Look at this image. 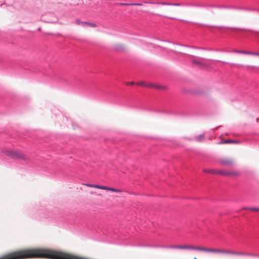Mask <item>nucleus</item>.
<instances>
[{
    "mask_svg": "<svg viewBox=\"0 0 259 259\" xmlns=\"http://www.w3.org/2000/svg\"><path fill=\"white\" fill-rule=\"evenodd\" d=\"M208 252H214V253H227V254H231L240 255H247V256H250V254H251V253H249V252L232 251L226 250H220V249H212V248H208Z\"/></svg>",
    "mask_w": 259,
    "mask_h": 259,
    "instance_id": "1",
    "label": "nucleus"
},
{
    "mask_svg": "<svg viewBox=\"0 0 259 259\" xmlns=\"http://www.w3.org/2000/svg\"><path fill=\"white\" fill-rule=\"evenodd\" d=\"M144 4H156L158 5H162V6H185V4L186 3H166V2H147L144 1Z\"/></svg>",
    "mask_w": 259,
    "mask_h": 259,
    "instance_id": "2",
    "label": "nucleus"
},
{
    "mask_svg": "<svg viewBox=\"0 0 259 259\" xmlns=\"http://www.w3.org/2000/svg\"><path fill=\"white\" fill-rule=\"evenodd\" d=\"M6 155L13 158H19L25 160L24 156L18 151H7L5 152Z\"/></svg>",
    "mask_w": 259,
    "mask_h": 259,
    "instance_id": "3",
    "label": "nucleus"
},
{
    "mask_svg": "<svg viewBox=\"0 0 259 259\" xmlns=\"http://www.w3.org/2000/svg\"><path fill=\"white\" fill-rule=\"evenodd\" d=\"M179 249H193L199 251H203L208 252V248H204L202 247L193 246L191 245H179Z\"/></svg>",
    "mask_w": 259,
    "mask_h": 259,
    "instance_id": "4",
    "label": "nucleus"
},
{
    "mask_svg": "<svg viewBox=\"0 0 259 259\" xmlns=\"http://www.w3.org/2000/svg\"><path fill=\"white\" fill-rule=\"evenodd\" d=\"M205 171L206 172H209V173H213V174L217 173V174H220L221 175H224V176H228V175H230L231 174V173L230 172L225 171V170H220V171H217L215 170L212 169V170H205Z\"/></svg>",
    "mask_w": 259,
    "mask_h": 259,
    "instance_id": "5",
    "label": "nucleus"
},
{
    "mask_svg": "<svg viewBox=\"0 0 259 259\" xmlns=\"http://www.w3.org/2000/svg\"><path fill=\"white\" fill-rule=\"evenodd\" d=\"M232 52L243 54H247V55H255V56H258L259 55V53L245 51H240V50H234L232 51Z\"/></svg>",
    "mask_w": 259,
    "mask_h": 259,
    "instance_id": "6",
    "label": "nucleus"
},
{
    "mask_svg": "<svg viewBox=\"0 0 259 259\" xmlns=\"http://www.w3.org/2000/svg\"><path fill=\"white\" fill-rule=\"evenodd\" d=\"M220 163L223 165L231 166L234 164V161L231 159H221Z\"/></svg>",
    "mask_w": 259,
    "mask_h": 259,
    "instance_id": "7",
    "label": "nucleus"
},
{
    "mask_svg": "<svg viewBox=\"0 0 259 259\" xmlns=\"http://www.w3.org/2000/svg\"><path fill=\"white\" fill-rule=\"evenodd\" d=\"M120 6H142L143 4L141 3H120Z\"/></svg>",
    "mask_w": 259,
    "mask_h": 259,
    "instance_id": "8",
    "label": "nucleus"
},
{
    "mask_svg": "<svg viewBox=\"0 0 259 259\" xmlns=\"http://www.w3.org/2000/svg\"><path fill=\"white\" fill-rule=\"evenodd\" d=\"M204 138V134H201L198 136L195 137L194 139L198 142H201L203 140Z\"/></svg>",
    "mask_w": 259,
    "mask_h": 259,
    "instance_id": "9",
    "label": "nucleus"
},
{
    "mask_svg": "<svg viewBox=\"0 0 259 259\" xmlns=\"http://www.w3.org/2000/svg\"><path fill=\"white\" fill-rule=\"evenodd\" d=\"M185 6L186 7H202V5H199V4H195L193 3H186V4H185Z\"/></svg>",
    "mask_w": 259,
    "mask_h": 259,
    "instance_id": "10",
    "label": "nucleus"
},
{
    "mask_svg": "<svg viewBox=\"0 0 259 259\" xmlns=\"http://www.w3.org/2000/svg\"><path fill=\"white\" fill-rule=\"evenodd\" d=\"M243 209L259 211V208L257 207H244Z\"/></svg>",
    "mask_w": 259,
    "mask_h": 259,
    "instance_id": "11",
    "label": "nucleus"
},
{
    "mask_svg": "<svg viewBox=\"0 0 259 259\" xmlns=\"http://www.w3.org/2000/svg\"><path fill=\"white\" fill-rule=\"evenodd\" d=\"M238 143L237 141H233V140H226L224 142V143H226V144H227V143Z\"/></svg>",
    "mask_w": 259,
    "mask_h": 259,
    "instance_id": "12",
    "label": "nucleus"
},
{
    "mask_svg": "<svg viewBox=\"0 0 259 259\" xmlns=\"http://www.w3.org/2000/svg\"><path fill=\"white\" fill-rule=\"evenodd\" d=\"M97 188L101 189H103V190H107V187L104 186L97 185Z\"/></svg>",
    "mask_w": 259,
    "mask_h": 259,
    "instance_id": "13",
    "label": "nucleus"
},
{
    "mask_svg": "<svg viewBox=\"0 0 259 259\" xmlns=\"http://www.w3.org/2000/svg\"><path fill=\"white\" fill-rule=\"evenodd\" d=\"M107 190H110V191H112L113 192H119L120 191L119 190H118L117 189H114V188H111V187H107Z\"/></svg>",
    "mask_w": 259,
    "mask_h": 259,
    "instance_id": "14",
    "label": "nucleus"
},
{
    "mask_svg": "<svg viewBox=\"0 0 259 259\" xmlns=\"http://www.w3.org/2000/svg\"><path fill=\"white\" fill-rule=\"evenodd\" d=\"M82 23L85 25H88L90 26H92V27H96V25L94 23H88V22H82Z\"/></svg>",
    "mask_w": 259,
    "mask_h": 259,
    "instance_id": "15",
    "label": "nucleus"
},
{
    "mask_svg": "<svg viewBox=\"0 0 259 259\" xmlns=\"http://www.w3.org/2000/svg\"><path fill=\"white\" fill-rule=\"evenodd\" d=\"M167 248L179 249V245H169L167 246Z\"/></svg>",
    "mask_w": 259,
    "mask_h": 259,
    "instance_id": "16",
    "label": "nucleus"
},
{
    "mask_svg": "<svg viewBox=\"0 0 259 259\" xmlns=\"http://www.w3.org/2000/svg\"><path fill=\"white\" fill-rule=\"evenodd\" d=\"M85 185L88 187H92V188H97V185L91 184H87Z\"/></svg>",
    "mask_w": 259,
    "mask_h": 259,
    "instance_id": "17",
    "label": "nucleus"
},
{
    "mask_svg": "<svg viewBox=\"0 0 259 259\" xmlns=\"http://www.w3.org/2000/svg\"><path fill=\"white\" fill-rule=\"evenodd\" d=\"M152 246L154 247H161V248H167L168 246H166V245H154V246Z\"/></svg>",
    "mask_w": 259,
    "mask_h": 259,
    "instance_id": "18",
    "label": "nucleus"
},
{
    "mask_svg": "<svg viewBox=\"0 0 259 259\" xmlns=\"http://www.w3.org/2000/svg\"><path fill=\"white\" fill-rule=\"evenodd\" d=\"M250 256H254V257H259V254L251 253V254H250Z\"/></svg>",
    "mask_w": 259,
    "mask_h": 259,
    "instance_id": "19",
    "label": "nucleus"
},
{
    "mask_svg": "<svg viewBox=\"0 0 259 259\" xmlns=\"http://www.w3.org/2000/svg\"><path fill=\"white\" fill-rule=\"evenodd\" d=\"M136 84L139 85H142V86L145 85L144 82L143 81H140V82H137L136 83Z\"/></svg>",
    "mask_w": 259,
    "mask_h": 259,
    "instance_id": "20",
    "label": "nucleus"
},
{
    "mask_svg": "<svg viewBox=\"0 0 259 259\" xmlns=\"http://www.w3.org/2000/svg\"><path fill=\"white\" fill-rule=\"evenodd\" d=\"M76 23L77 24H82L83 25H85L84 24L82 23V22H80L79 20H76L75 21Z\"/></svg>",
    "mask_w": 259,
    "mask_h": 259,
    "instance_id": "21",
    "label": "nucleus"
},
{
    "mask_svg": "<svg viewBox=\"0 0 259 259\" xmlns=\"http://www.w3.org/2000/svg\"><path fill=\"white\" fill-rule=\"evenodd\" d=\"M134 84V82L133 81L130 82L128 83V84H130V85H132V84Z\"/></svg>",
    "mask_w": 259,
    "mask_h": 259,
    "instance_id": "22",
    "label": "nucleus"
},
{
    "mask_svg": "<svg viewBox=\"0 0 259 259\" xmlns=\"http://www.w3.org/2000/svg\"><path fill=\"white\" fill-rule=\"evenodd\" d=\"M194 259H196V257H195L194 258Z\"/></svg>",
    "mask_w": 259,
    "mask_h": 259,
    "instance_id": "23",
    "label": "nucleus"
}]
</instances>
